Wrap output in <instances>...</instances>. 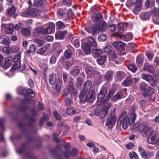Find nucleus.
I'll list each match as a JSON object with an SVG mask.
<instances>
[{
    "instance_id": "28",
    "label": "nucleus",
    "mask_w": 159,
    "mask_h": 159,
    "mask_svg": "<svg viewBox=\"0 0 159 159\" xmlns=\"http://www.w3.org/2000/svg\"><path fill=\"white\" fill-rule=\"evenodd\" d=\"M20 66V61H18L15 62L14 63L12 67L10 70V71L11 72H13L14 71L18 69Z\"/></svg>"
},
{
    "instance_id": "15",
    "label": "nucleus",
    "mask_w": 159,
    "mask_h": 159,
    "mask_svg": "<svg viewBox=\"0 0 159 159\" xmlns=\"http://www.w3.org/2000/svg\"><path fill=\"white\" fill-rule=\"evenodd\" d=\"M107 90V88L106 87H102L98 94V98L99 99H102L104 98L106 95Z\"/></svg>"
},
{
    "instance_id": "21",
    "label": "nucleus",
    "mask_w": 159,
    "mask_h": 159,
    "mask_svg": "<svg viewBox=\"0 0 159 159\" xmlns=\"http://www.w3.org/2000/svg\"><path fill=\"white\" fill-rule=\"evenodd\" d=\"M68 89L70 92H73L75 95H76L77 94L76 92L75 91V89L74 87L72 81H70L68 82Z\"/></svg>"
},
{
    "instance_id": "12",
    "label": "nucleus",
    "mask_w": 159,
    "mask_h": 159,
    "mask_svg": "<svg viewBox=\"0 0 159 159\" xmlns=\"http://www.w3.org/2000/svg\"><path fill=\"white\" fill-rule=\"evenodd\" d=\"M95 29L94 31H96V32L98 31L101 32H104L107 29L106 24L103 23L100 24L99 25H95Z\"/></svg>"
},
{
    "instance_id": "11",
    "label": "nucleus",
    "mask_w": 159,
    "mask_h": 159,
    "mask_svg": "<svg viewBox=\"0 0 159 159\" xmlns=\"http://www.w3.org/2000/svg\"><path fill=\"white\" fill-rule=\"evenodd\" d=\"M95 94V91L94 90L90 91L87 93L85 98V100L89 102H92L93 100Z\"/></svg>"
},
{
    "instance_id": "54",
    "label": "nucleus",
    "mask_w": 159,
    "mask_h": 159,
    "mask_svg": "<svg viewBox=\"0 0 159 159\" xmlns=\"http://www.w3.org/2000/svg\"><path fill=\"white\" fill-rule=\"evenodd\" d=\"M20 49L19 47L17 45L12 46L11 48V51L13 53L16 52L18 51Z\"/></svg>"
},
{
    "instance_id": "19",
    "label": "nucleus",
    "mask_w": 159,
    "mask_h": 159,
    "mask_svg": "<svg viewBox=\"0 0 159 159\" xmlns=\"http://www.w3.org/2000/svg\"><path fill=\"white\" fill-rule=\"evenodd\" d=\"M144 56L143 55H138L136 58V63L139 67L142 66L143 62Z\"/></svg>"
},
{
    "instance_id": "58",
    "label": "nucleus",
    "mask_w": 159,
    "mask_h": 159,
    "mask_svg": "<svg viewBox=\"0 0 159 159\" xmlns=\"http://www.w3.org/2000/svg\"><path fill=\"white\" fill-rule=\"evenodd\" d=\"M112 49H111V47L110 46H107L105 47L104 49V52L107 53L108 54L111 52Z\"/></svg>"
},
{
    "instance_id": "20",
    "label": "nucleus",
    "mask_w": 159,
    "mask_h": 159,
    "mask_svg": "<svg viewBox=\"0 0 159 159\" xmlns=\"http://www.w3.org/2000/svg\"><path fill=\"white\" fill-rule=\"evenodd\" d=\"M67 33L66 31L57 32L55 34V38L57 39H61L64 37V35Z\"/></svg>"
},
{
    "instance_id": "4",
    "label": "nucleus",
    "mask_w": 159,
    "mask_h": 159,
    "mask_svg": "<svg viewBox=\"0 0 159 159\" xmlns=\"http://www.w3.org/2000/svg\"><path fill=\"white\" fill-rule=\"evenodd\" d=\"M115 112V109L114 108L111 112L110 116L107 120L106 125L109 128L112 127L114 125L116 121V117Z\"/></svg>"
},
{
    "instance_id": "27",
    "label": "nucleus",
    "mask_w": 159,
    "mask_h": 159,
    "mask_svg": "<svg viewBox=\"0 0 159 159\" xmlns=\"http://www.w3.org/2000/svg\"><path fill=\"white\" fill-rule=\"evenodd\" d=\"M143 69L151 73H152L154 71V69L153 67L147 63L144 64Z\"/></svg>"
},
{
    "instance_id": "53",
    "label": "nucleus",
    "mask_w": 159,
    "mask_h": 159,
    "mask_svg": "<svg viewBox=\"0 0 159 159\" xmlns=\"http://www.w3.org/2000/svg\"><path fill=\"white\" fill-rule=\"evenodd\" d=\"M21 58V53L18 52L15 55L13 58V61L14 62H17L18 61H20V59Z\"/></svg>"
},
{
    "instance_id": "22",
    "label": "nucleus",
    "mask_w": 159,
    "mask_h": 159,
    "mask_svg": "<svg viewBox=\"0 0 159 159\" xmlns=\"http://www.w3.org/2000/svg\"><path fill=\"white\" fill-rule=\"evenodd\" d=\"M153 155V154L152 152L145 151L143 152L142 153L141 155L142 158L145 159H147L152 156Z\"/></svg>"
},
{
    "instance_id": "46",
    "label": "nucleus",
    "mask_w": 159,
    "mask_h": 159,
    "mask_svg": "<svg viewBox=\"0 0 159 159\" xmlns=\"http://www.w3.org/2000/svg\"><path fill=\"white\" fill-rule=\"evenodd\" d=\"M106 57L105 56H102L99 57L97 60L98 63L99 65H102L105 62Z\"/></svg>"
},
{
    "instance_id": "62",
    "label": "nucleus",
    "mask_w": 159,
    "mask_h": 159,
    "mask_svg": "<svg viewBox=\"0 0 159 159\" xmlns=\"http://www.w3.org/2000/svg\"><path fill=\"white\" fill-rule=\"evenodd\" d=\"M53 114L54 116L56 119L59 120H61V118L60 115L56 111H54L53 112Z\"/></svg>"
},
{
    "instance_id": "1",
    "label": "nucleus",
    "mask_w": 159,
    "mask_h": 159,
    "mask_svg": "<svg viewBox=\"0 0 159 159\" xmlns=\"http://www.w3.org/2000/svg\"><path fill=\"white\" fill-rule=\"evenodd\" d=\"M147 125L144 123L140 124L137 123L134 125L132 128V130L136 132L142 130L141 133L142 135L145 137H148L152 135L154 131L153 129L148 127Z\"/></svg>"
},
{
    "instance_id": "14",
    "label": "nucleus",
    "mask_w": 159,
    "mask_h": 159,
    "mask_svg": "<svg viewBox=\"0 0 159 159\" xmlns=\"http://www.w3.org/2000/svg\"><path fill=\"white\" fill-rule=\"evenodd\" d=\"M30 16H39L41 13V11L37 8H34L30 10Z\"/></svg>"
},
{
    "instance_id": "30",
    "label": "nucleus",
    "mask_w": 159,
    "mask_h": 159,
    "mask_svg": "<svg viewBox=\"0 0 159 159\" xmlns=\"http://www.w3.org/2000/svg\"><path fill=\"white\" fill-rule=\"evenodd\" d=\"M48 45L46 44L39 49L37 51V53L40 54H43L47 50Z\"/></svg>"
},
{
    "instance_id": "48",
    "label": "nucleus",
    "mask_w": 159,
    "mask_h": 159,
    "mask_svg": "<svg viewBox=\"0 0 159 159\" xmlns=\"http://www.w3.org/2000/svg\"><path fill=\"white\" fill-rule=\"evenodd\" d=\"M56 26L57 29H64L65 27V25L61 21H57L56 23Z\"/></svg>"
},
{
    "instance_id": "34",
    "label": "nucleus",
    "mask_w": 159,
    "mask_h": 159,
    "mask_svg": "<svg viewBox=\"0 0 159 159\" xmlns=\"http://www.w3.org/2000/svg\"><path fill=\"white\" fill-rule=\"evenodd\" d=\"M74 13L72 9H69L68 11L67 15V17L66 18H64L63 20L66 21H68L73 18Z\"/></svg>"
},
{
    "instance_id": "3",
    "label": "nucleus",
    "mask_w": 159,
    "mask_h": 159,
    "mask_svg": "<svg viewBox=\"0 0 159 159\" xmlns=\"http://www.w3.org/2000/svg\"><path fill=\"white\" fill-rule=\"evenodd\" d=\"M54 28V24L53 23H50L46 28H41L35 30L34 33V36H38V33L40 32L43 34H50L52 32Z\"/></svg>"
},
{
    "instance_id": "35",
    "label": "nucleus",
    "mask_w": 159,
    "mask_h": 159,
    "mask_svg": "<svg viewBox=\"0 0 159 159\" xmlns=\"http://www.w3.org/2000/svg\"><path fill=\"white\" fill-rule=\"evenodd\" d=\"M72 55L71 51L69 49H66L64 52V56L65 57L68 59L70 58Z\"/></svg>"
},
{
    "instance_id": "31",
    "label": "nucleus",
    "mask_w": 159,
    "mask_h": 159,
    "mask_svg": "<svg viewBox=\"0 0 159 159\" xmlns=\"http://www.w3.org/2000/svg\"><path fill=\"white\" fill-rule=\"evenodd\" d=\"M140 77L142 79L148 82H149V80L152 79V76L151 75L143 74L141 75Z\"/></svg>"
},
{
    "instance_id": "61",
    "label": "nucleus",
    "mask_w": 159,
    "mask_h": 159,
    "mask_svg": "<svg viewBox=\"0 0 159 159\" xmlns=\"http://www.w3.org/2000/svg\"><path fill=\"white\" fill-rule=\"evenodd\" d=\"M21 15L22 16L25 17H28L29 16H30V11L22 12L21 14Z\"/></svg>"
},
{
    "instance_id": "2",
    "label": "nucleus",
    "mask_w": 159,
    "mask_h": 159,
    "mask_svg": "<svg viewBox=\"0 0 159 159\" xmlns=\"http://www.w3.org/2000/svg\"><path fill=\"white\" fill-rule=\"evenodd\" d=\"M133 123L127 115L126 112L124 111L120 115L118 119L117 125H122L123 128L126 129L128 127L129 124Z\"/></svg>"
},
{
    "instance_id": "60",
    "label": "nucleus",
    "mask_w": 159,
    "mask_h": 159,
    "mask_svg": "<svg viewBox=\"0 0 159 159\" xmlns=\"http://www.w3.org/2000/svg\"><path fill=\"white\" fill-rule=\"evenodd\" d=\"M62 3L64 5L67 6H70L71 5V0H63Z\"/></svg>"
},
{
    "instance_id": "43",
    "label": "nucleus",
    "mask_w": 159,
    "mask_h": 159,
    "mask_svg": "<svg viewBox=\"0 0 159 159\" xmlns=\"http://www.w3.org/2000/svg\"><path fill=\"white\" fill-rule=\"evenodd\" d=\"M46 2V0H34V4L35 6H39L43 5Z\"/></svg>"
},
{
    "instance_id": "8",
    "label": "nucleus",
    "mask_w": 159,
    "mask_h": 159,
    "mask_svg": "<svg viewBox=\"0 0 159 159\" xmlns=\"http://www.w3.org/2000/svg\"><path fill=\"white\" fill-rule=\"evenodd\" d=\"M141 92L142 93L144 97H145L147 96H150L151 93H150V91L152 90V88L150 87H148H148L145 84H141L140 86Z\"/></svg>"
},
{
    "instance_id": "5",
    "label": "nucleus",
    "mask_w": 159,
    "mask_h": 159,
    "mask_svg": "<svg viewBox=\"0 0 159 159\" xmlns=\"http://www.w3.org/2000/svg\"><path fill=\"white\" fill-rule=\"evenodd\" d=\"M127 95V90L125 89H123L121 91L118 92L111 99L112 102H116L121 98L125 97Z\"/></svg>"
},
{
    "instance_id": "41",
    "label": "nucleus",
    "mask_w": 159,
    "mask_h": 159,
    "mask_svg": "<svg viewBox=\"0 0 159 159\" xmlns=\"http://www.w3.org/2000/svg\"><path fill=\"white\" fill-rule=\"evenodd\" d=\"M137 1L138 0H128L126 5L127 7H130L131 6H134L136 3Z\"/></svg>"
},
{
    "instance_id": "16",
    "label": "nucleus",
    "mask_w": 159,
    "mask_h": 159,
    "mask_svg": "<svg viewBox=\"0 0 159 159\" xmlns=\"http://www.w3.org/2000/svg\"><path fill=\"white\" fill-rule=\"evenodd\" d=\"M82 47L84 52L86 54H88L90 53V48L87 43H84L82 45Z\"/></svg>"
},
{
    "instance_id": "10",
    "label": "nucleus",
    "mask_w": 159,
    "mask_h": 159,
    "mask_svg": "<svg viewBox=\"0 0 159 159\" xmlns=\"http://www.w3.org/2000/svg\"><path fill=\"white\" fill-rule=\"evenodd\" d=\"M125 76V74L124 71L119 70L116 72V75L115 77V79L116 81L117 82L120 81Z\"/></svg>"
},
{
    "instance_id": "36",
    "label": "nucleus",
    "mask_w": 159,
    "mask_h": 159,
    "mask_svg": "<svg viewBox=\"0 0 159 159\" xmlns=\"http://www.w3.org/2000/svg\"><path fill=\"white\" fill-rule=\"evenodd\" d=\"M108 110V108L107 107H103L101 110L100 114L101 117L104 118L107 114Z\"/></svg>"
},
{
    "instance_id": "49",
    "label": "nucleus",
    "mask_w": 159,
    "mask_h": 159,
    "mask_svg": "<svg viewBox=\"0 0 159 159\" xmlns=\"http://www.w3.org/2000/svg\"><path fill=\"white\" fill-rule=\"evenodd\" d=\"M61 80L60 79H58L56 85V89L58 92L61 90Z\"/></svg>"
},
{
    "instance_id": "18",
    "label": "nucleus",
    "mask_w": 159,
    "mask_h": 159,
    "mask_svg": "<svg viewBox=\"0 0 159 159\" xmlns=\"http://www.w3.org/2000/svg\"><path fill=\"white\" fill-rule=\"evenodd\" d=\"M57 80L56 76L55 74L52 73L49 76V82L51 85H54Z\"/></svg>"
},
{
    "instance_id": "63",
    "label": "nucleus",
    "mask_w": 159,
    "mask_h": 159,
    "mask_svg": "<svg viewBox=\"0 0 159 159\" xmlns=\"http://www.w3.org/2000/svg\"><path fill=\"white\" fill-rule=\"evenodd\" d=\"M115 93V91H114L113 90H111L107 96V100L110 99L111 97Z\"/></svg>"
},
{
    "instance_id": "45",
    "label": "nucleus",
    "mask_w": 159,
    "mask_h": 159,
    "mask_svg": "<svg viewBox=\"0 0 159 159\" xmlns=\"http://www.w3.org/2000/svg\"><path fill=\"white\" fill-rule=\"evenodd\" d=\"M2 40L1 42V43L5 45H7L9 43V41L8 39L7 38L6 36L3 35L1 39Z\"/></svg>"
},
{
    "instance_id": "37",
    "label": "nucleus",
    "mask_w": 159,
    "mask_h": 159,
    "mask_svg": "<svg viewBox=\"0 0 159 159\" xmlns=\"http://www.w3.org/2000/svg\"><path fill=\"white\" fill-rule=\"evenodd\" d=\"M12 60L11 57L7 58L5 59V63L6 68H7L11 66L12 62Z\"/></svg>"
},
{
    "instance_id": "42",
    "label": "nucleus",
    "mask_w": 159,
    "mask_h": 159,
    "mask_svg": "<svg viewBox=\"0 0 159 159\" xmlns=\"http://www.w3.org/2000/svg\"><path fill=\"white\" fill-rule=\"evenodd\" d=\"M108 56L110 57V60H111L112 59H115L117 58V54L113 49L109 53Z\"/></svg>"
},
{
    "instance_id": "50",
    "label": "nucleus",
    "mask_w": 159,
    "mask_h": 159,
    "mask_svg": "<svg viewBox=\"0 0 159 159\" xmlns=\"http://www.w3.org/2000/svg\"><path fill=\"white\" fill-rule=\"evenodd\" d=\"M89 44L92 46L95 47L97 46V44L93 38H89Z\"/></svg>"
},
{
    "instance_id": "33",
    "label": "nucleus",
    "mask_w": 159,
    "mask_h": 159,
    "mask_svg": "<svg viewBox=\"0 0 159 159\" xmlns=\"http://www.w3.org/2000/svg\"><path fill=\"white\" fill-rule=\"evenodd\" d=\"M33 43L37 46L40 47L44 43V40L39 39H36L33 40Z\"/></svg>"
},
{
    "instance_id": "39",
    "label": "nucleus",
    "mask_w": 159,
    "mask_h": 159,
    "mask_svg": "<svg viewBox=\"0 0 159 159\" xmlns=\"http://www.w3.org/2000/svg\"><path fill=\"white\" fill-rule=\"evenodd\" d=\"M125 43L123 42L120 41H116L114 43L113 46L117 48H120L124 46Z\"/></svg>"
},
{
    "instance_id": "6",
    "label": "nucleus",
    "mask_w": 159,
    "mask_h": 159,
    "mask_svg": "<svg viewBox=\"0 0 159 159\" xmlns=\"http://www.w3.org/2000/svg\"><path fill=\"white\" fill-rule=\"evenodd\" d=\"M92 85V83L90 80H87L84 83L83 86L84 90L80 94V99H83V98L85 97L84 94L86 91L90 90L91 87Z\"/></svg>"
},
{
    "instance_id": "24",
    "label": "nucleus",
    "mask_w": 159,
    "mask_h": 159,
    "mask_svg": "<svg viewBox=\"0 0 159 159\" xmlns=\"http://www.w3.org/2000/svg\"><path fill=\"white\" fill-rule=\"evenodd\" d=\"M134 106H132L131 108L130 114V119L132 123H134L136 117V115L134 111Z\"/></svg>"
},
{
    "instance_id": "17",
    "label": "nucleus",
    "mask_w": 159,
    "mask_h": 159,
    "mask_svg": "<svg viewBox=\"0 0 159 159\" xmlns=\"http://www.w3.org/2000/svg\"><path fill=\"white\" fill-rule=\"evenodd\" d=\"M23 93L24 94H27L32 97H34L35 96L34 93L30 89H23Z\"/></svg>"
},
{
    "instance_id": "47",
    "label": "nucleus",
    "mask_w": 159,
    "mask_h": 159,
    "mask_svg": "<svg viewBox=\"0 0 159 159\" xmlns=\"http://www.w3.org/2000/svg\"><path fill=\"white\" fill-rule=\"evenodd\" d=\"M21 32L23 35L25 36H29L31 34L30 31L26 28H22L21 30Z\"/></svg>"
},
{
    "instance_id": "64",
    "label": "nucleus",
    "mask_w": 159,
    "mask_h": 159,
    "mask_svg": "<svg viewBox=\"0 0 159 159\" xmlns=\"http://www.w3.org/2000/svg\"><path fill=\"white\" fill-rule=\"evenodd\" d=\"M149 82L151 85L153 86L155 85L157 82L156 80L152 77V79L149 80Z\"/></svg>"
},
{
    "instance_id": "29",
    "label": "nucleus",
    "mask_w": 159,
    "mask_h": 159,
    "mask_svg": "<svg viewBox=\"0 0 159 159\" xmlns=\"http://www.w3.org/2000/svg\"><path fill=\"white\" fill-rule=\"evenodd\" d=\"M132 83L131 78V77H127L122 83V85L123 86H128L130 85Z\"/></svg>"
},
{
    "instance_id": "23",
    "label": "nucleus",
    "mask_w": 159,
    "mask_h": 159,
    "mask_svg": "<svg viewBox=\"0 0 159 159\" xmlns=\"http://www.w3.org/2000/svg\"><path fill=\"white\" fill-rule=\"evenodd\" d=\"M16 8L14 6H12L11 8H8L6 12V15L7 16H11L15 13L16 11Z\"/></svg>"
},
{
    "instance_id": "56",
    "label": "nucleus",
    "mask_w": 159,
    "mask_h": 159,
    "mask_svg": "<svg viewBox=\"0 0 159 159\" xmlns=\"http://www.w3.org/2000/svg\"><path fill=\"white\" fill-rule=\"evenodd\" d=\"M66 113L69 115H72L75 112L74 109L72 107H69L66 110Z\"/></svg>"
},
{
    "instance_id": "51",
    "label": "nucleus",
    "mask_w": 159,
    "mask_h": 159,
    "mask_svg": "<svg viewBox=\"0 0 159 159\" xmlns=\"http://www.w3.org/2000/svg\"><path fill=\"white\" fill-rule=\"evenodd\" d=\"M128 68L129 69V70H130L134 73L137 70V68L136 67L135 65L133 64H131L128 66Z\"/></svg>"
},
{
    "instance_id": "13",
    "label": "nucleus",
    "mask_w": 159,
    "mask_h": 159,
    "mask_svg": "<svg viewBox=\"0 0 159 159\" xmlns=\"http://www.w3.org/2000/svg\"><path fill=\"white\" fill-rule=\"evenodd\" d=\"M119 36L124 41H128L131 40L132 39L133 35L132 33H129L124 35H120V36Z\"/></svg>"
},
{
    "instance_id": "7",
    "label": "nucleus",
    "mask_w": 159,
    "mask_h": 159,
    "mask_svg": "<svg viewBox=\"0 0 159 159\" xmlns=\"http://www.w3.org/2000/svg\"><path fill=\"white\" fill-rule=\"evenodd\" d=\"M14 26L13 24L2 23L1 27L2 29L5 31L7 34H10L13 33L14 30Z\"/></svg>"
},
{
    "instance_id": "9",
    "label": "nucleus",
    "mask_w": 159,
    "mask_h": 159,
    "mask_svg": "<svg viewBox=\"0 0 159 159\" xmlns=\"http://www.w3.org/2000/svg\"><path fill=\"white\" fill-rule=\"evenodd\" d=\"M85 71L89 78L94 77L95 75L96 72L95 70L91 66H87L85 68Z\"/></svg>"
},
{
    "instance_id": "55",
    "label": "nucleus",
    "mask_w": 159,
    "mask_h": 159,
    "mask_svg": "<svg viewBox=\"0 0 159 159\" xmlns=\"http://www.w3.org/2000/svg\"><path fill=\"white\" fill-rule=\"evenodd\" d=\"M72 41L73 44L75 47L78 48L79 47L80 44L79 40L78 39H73Z\"/></svg>"
},
{
    "instance_id": "32",
    "label": "nucleus",
    "mask_w": 159,
    "mask_h": 159,
    "mask_svg": "<svg viewBox=\"0 0 159 159\" xmlns=\"http://www.w3.org/2000/svg\"><path fill=\"white\" fill-rule=\"evenodd\" d=\"M150 16L149 13L148 12H142L140 15L141 18L143 20L148 19Z\"/></svg>"
},
{
    "instance_id": "44",
    "label": "nucleus",
    "mask_w": 159,
    "mask_h": 159,
    "mask_svg": "<svg viewBox=\"0 0 159 159\" xmlns=\"http://www.w3.org/2000/svg\"><path fill=\"white\" fill-rule=\"evenodd\" d=\"M154 0H146L145 5L147 7L149 8L153 7L154 4Z\"/></svg>"
},
{
    "instance_id": "52",
    "label": "nucleus",
    "mask_w": 159,
    "mask_h": 159,
    "mask_svg": "<svg viewBox=\"0 0 159 159\" xmlns=\"http://www.w3.org/2000/svg\"><path fill=\"white\" fill-rule=\"evenodd\" d=\"M80 71L79 69L75 68L70 70V73L71 75L73 76H75L78 74Z\"/></svg>"
},
{
    "instance_id": "26",
    "label": "nucleus",
    "mask_w": 159,
    "mask_h": 159,
    "mask_svg": "<svg viewBox=\"0 0 159 159\" xmlns=\"http://www.w3.org/2000/svg\"><path fill=\"white\" fill-rule=\"evenodd\" d=\"M113 72L111 70L107 71L105 75V79L107 80H111L112 79Z\"/></svg>"
},
{
    "instance_id": "59",
    "label": "nucleus",
    "mask_w": 159,
    "mask_h": 159,
    "mask_svg": "<svg viewBox=\"0 0 159 159\" xmlns=\"http://www.w3.org/2000/svg\"><path fill=\"white\" fill-rule=\"evenodd\" d=\"M107 38V36L105 34H102L100 35L98 37V40L100 41H104Z\"/></svg>"
},
{
    "instance_id": "25",
    "label": "nucleus",
    "mask_w": 159,
    "mask_h": 159,
    "mask_svg": "<svg viewBox=\"0 0 159 159\" xmlns=\"http://www.w3.org/2000/svg\"><path fill=\"white\" fill-rule=\"evenodd\" d=\"M83 80L80 77H78L76 80L75 87L78 89H80L83 84Z\"/></svg>"
},
{
    "instance_id": "40",
    "label": "nucleus",
    "mask_w": 159,
    "mask_h": 159,
    "mask_svg": "<svg viewBox=\"0 0 159 159\" xmlns=\"http://www.w3.org/2000/svg\"><path fill=\"white\" fill-rule=\"evenodd\" d=\"M66 13L64 10L62 9L58 10L57 15L59 18H65L64 17Z\"/></svg>"
},
{
    "instance_id": "57",
    "label": "nucleus",
    "mask_w": 159,
    "mask_h": 159,
    "mask_svg": "<svg viewBox=\"0 0 159 159\" xmlns=\"http://www.w3.org/2000/svg\"><path fill=\"white\" fill-rule=\"evenodd\" d=\"M95 25H94L93 27H90L88 28H86L85 29V30L88 33H96V31H94V30H95Z\"/></svg>"
},
{
    "instance_id": "38",
    "label": "nucleus",
    "mask_w": 159,
    "mask_h": 159,
    "mask_svg": "<svg viewBox=\"0 0 159 159\" xmlns=\"http://www.w3.org/2000/svg\"><path fill=\"white\" fill-rule=\"evenodd\" d=\"M93 56L95 57H97L102 53V51L100 49H93Z\"/></svg>"
}]
</instances>
